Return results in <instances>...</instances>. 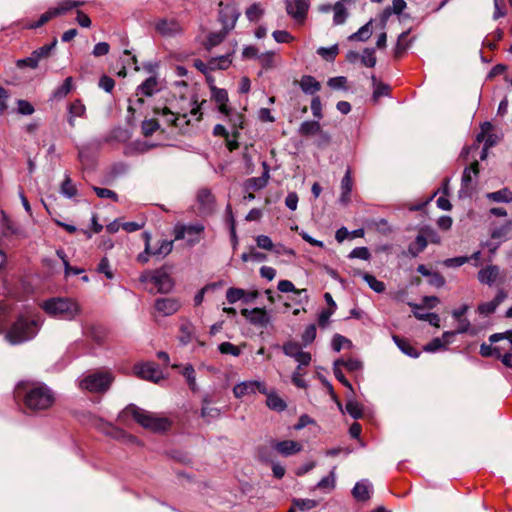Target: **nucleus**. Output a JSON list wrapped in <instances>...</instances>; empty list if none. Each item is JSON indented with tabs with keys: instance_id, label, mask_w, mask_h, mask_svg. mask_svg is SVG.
Masks as SVG:
<instances>
[{
	"instance_id": "obj_4",
	"label": "nucleus",
	"mask_w": 512,
	"mask_h": 512,
	"mask_svg": "<svg viewBox=\"0 0 512 512\" xmlns=\"http://www.w3.org/2000/svg\"><path fill=\"white\" fill-rule=\"evenodd\" d=\"M131 415L137 423L154 432L165 431L170 426V421L164 417H158L153 413L143 410L134 404L128 405L120 414V417Z\"/></svg>"
},
{
	"instance_id": "obj_60",
	"label": "nucleus",
	"mask_w": 512,
	"mask_h": 512,
	"mask_svg": "<svg viewBox=\"0 0 512 512\" xmlns=\"http://www.w3.org/2000/svg\"><path fill=\"white\" fill-rule=\"evenodd\" d=\"M231 64V60L229 56H221L219 58H214L209 61V68L210 69H227L229 65Z\"/></svg>"
},
{
	"instance_id": "obj_40",
	"label": "nucleus",
	"mask_w": 512,
	"mask_h": 512,
	"mask_svg": "<svg viewBox=\"0 0 512 512\" xmlns=\"http://www.w3.org/2000/svg\"><path fill=\"white\" fill-rule=\"evenodd\" d=\"M487 198L494 202L510 203L512 202V192L508 188L491 192L487 194Z\"/></svg>"
},
{
	"instance_id": "obj_41",
	"label": "nucleus",
	"mask_w": 512,
	"mask_h": 512,
	"mask_svg": "<svg viewBox=\"0 0 512 512\" xmlns=\"http://www.w3.org/2000/svg\"><path fill=\"white\" fill-rule=\"evenodd\" d=\"M333 12H334V15H333L334 25L344 24L349 16L348 8L341 6L340 3H335L333 5Z\"/></svg>"
},
{
	"instance_id": "obj_42",
	"label": "nucleus",
	"mask_w": 512,
	"mask_h": 512,
	"mask_svg": "<svg viewBox=\"0 0 512 512\" xmlns=\"http://www.w3.org/2000/svg\"><path fill=\"white\" fill-rule=\"evenodd\" d=\"M346 411L354 419L363 417V406L354 398H348L346 402Z\"/></svg>"
},
{
	"instance_id": "obj_36",
	"label": "nucleus",
	"mask_w": 512,
	"mask_h": 512,
	"mask_svg": "<svg viewBox=\"0 0 512 512\" xmlns=\"http://www.w3.org/2000/svg\"><path fill=\"white\" fill-rule=\"evenodd\" d=\"M228 122L232 125V127L234 128V132H233V135L235 138L238 137V130L242 128V125H243V115L236 112V111H233L230 107H229V113L228 114H223Z\"/></svg>"
},
{
	"instance_id": "obj_43",
	"label": "nucleus",
	"mask_w": 512,
	"mask_h": 512,
	"mask_svg": "<svg viewBox=\"0 0 512 512\" xmlns=\"http://www.w3.org/2000/svg\"><path fill=\"white\" fill-rule=\"evenodd\" d=\"M512 230V222L508 221L504 225L500 227H496L491 232V237L493 239L500 240V242L508 239V235Z\"/></svg>"
},
{
	"instance_id": "obj_30",
	"label": "nucleus",
	"mask_w": 512,
	"mask_h": 512,
	"mask_svg": "<svg viewBox=\"0 0 512 512\" xmlns=\"http://www.w3.org/2000/svg\"><path fill=\"white\" fill-rule=\"evenodd\" d=\"M392 339L396 346L401 350L405 355L418 358L420 356V352L417 351L407 340L400 338L397 335H393Z\"/></svg>"
},
{
	"instance_id": "obj_16",
	"label": "nucleus",
	"mask_w": 512,
	"mask_h": 512,
	"mask_svg": "<svg viewBox=\"0 0 512 512\" xmlns=\"http://www.w3.org/2000/svg\"><path fill=\"white\" fill-rule=\"evenodd\" d=\"M197 202L201 214L212 213L215 204V198L212 192L207 188H202L197 193Z\"/></svg>"
},
{
	"instance_id": "obj_32",
	"label": "nucleus",
	"mask_w": 512,
	"mask_h": 512,
	"mask_svg": "<svg viewBox=\"0 0 512 512\" xmlns=\"http://www.w3.org/2000/svg\"><path fill=\"white\" fill-rule=\"evenodd\" d=\"M265 395L267 397L266 404L271 410H274L277 412H282L286 409V407H287L286 402L280 396H278L276 393L269 392L267 390V394H265Z\"/></svg>"
},
{
	"instance_id": "obj_33",
	"label": "nucleus",
	"mask_w": 512,
	"mask_h": 512,
	"mask_svg": "<svg viewBox=\"0 0 512 512\" xmlns=\"http://www.w3.org/2000/svg\"><path fill=\"white\" fill-rule=\"evenodd\" d=\"M335 467L330 471L329 475L323 477L314 487V489H320L324 491H332L336 485V474Z\"/></svg>"
},
{
	"instance_id": "obj_17",
	"label": "nucleus",
	"mask_w": 512,
	"mask_h": 512,
	"mask_svg": "<svg viewBox=\"0 0 512 512\" xmlns=\"http://www.w3.org/2000/svg\"><path fill=\"white\" fill-rule=\"evenodd\" d=\"M211 99L218 105V110L221 114L229 113L228 106V93L225 89L218 88L215 84H210Z\"/></svg>"
},
{
	"instance_id": "obj_13",
	"label": "nucleus",
	"mask_w": 512,
	"mask_h": 512,
	"mask_svg": "<svg viewBox=\"0 0 512 512\" xmlns=\"http://www.w3.org/2000/svg\"><path fill=\"white\" fill-rule=\"evenodd\" d=\"M182 306L178 298L162 297L155 300V311L161 316H171L175 314Z\"/></svg>"
},
{
	"instance_id": "obj_63",
	"label": "nucleus",
	"mask_w": 512,
	"mask_h": 512,
	"mask_svg": "<svg viewBox=\"0 0 512 512\" xmlns=\"http://www.w3.org/2000/svg\"><path fill=\"white\" fill-rule=\"evenodd\" d=\"M218 349L222 354H230L235 357H238L241 354L240 348L230 342L221 343L218 346Z\"/></svg>"
},
{
	"instance_id": "obj_23",
	"label": "nucleus",
	"mask_w": 512,
	"mask_h": 512,
	"mask_svg": "<svg viewBox=\"0 0 512 512\" xmlns=\"http://www.w3.org/2000/svg\"><path fill=\"white\" fill-rule=\"evenodd\" d=\"M492 130V124L488 121L481 125V132L477 134L476 141L481 143L484 141L485 149H489L497 142V137L493 134H488Z\"/></svg>"
},
{
	"instance_id": "obj_22",
	"label": "nucleus",
	"mask_w": 512,
	"mask_h": 512,
	"mask_svg": "<svg viewBox=\"0 0 512 512\" xmlns=\"http://www.w3.org/2000/svg\"><path fill=\"white\" fill-rule=\"evenodd\" d=\"M0 234L5 237L16 236L18 238H23L26 236L24 230L19 225L6 217L3 218L0 224Z\"/></svg>"
},
{
	"instance_id": "obj_45",
	"label": "nucleus",
	"mask_w": 512,
	"mask_h": 512,
	"mask_svg": "<svg viewBox=\"0 0 512 512\" xmlns=\"http://www.w3.org/2000/svg\"><path fill=\"white\" fill-rule=\"evenodd\" d=\"M362 278L374 292L382 293L385 291L386 286L384 282L378 280L375 276L363 273Z\"/></svg>"
},
{
	"instance_id": "obj_12",
	"label": "nucleus",
	"mask_w": 512,
	"mask_h": 512,
	"mask_svg": "<svg viewBox=\"0 0 512 512\" xmlns=\"http://www.w3.org/2000/svg\"><path fill=\"white\" fill-rule=\"evenodd\" d=\"M135 374L144 380L158 383L162 378V372L155 363L147 362L134 366Z\"/></svg>"
},
{
	"instance_id": "obj_58",
	"label": "nucleus",
	"mask_w": 512,
	"mask_h": 512,
	"mask_svg": "<svg viewBox=\"0 0 512 512\" xmlns=\"http://www.w3.org/2000/svg\"><path fill=\"white\" fill-rule=\"evenodd\" d=\"M57 17L53 8H50L48 9V11H46L45 13H43L39 20L37 22H33L29 25H27L26 27L29 28V29H36V28H39L41 27L42 25H44L45 23H47L49 20L53 19Z\"/></svg>"
},
{
	"instance_id": "obj_55",
	"label": "nucleus",
	"mask_w": 512,
	"mask_h": 512,
	"mask_svg": "<svg viewBox=\"0 0 512 512\" xmlns=\"http://www.w3.org/2000/svg\"><path fill=\"white\" fill-rule=\"evenodd\" d=\"M336 364H340L344 366L348 371L356 372L362 369L363 364L359 359L350 358L348 360L338 359L336 360Z\"/></svg>"
},
{
	"instance_id": "obj_18",
	"label": "nucleus",
	"mask_w": 512,
	"mask_h": 512,
	"mask_svg": "<svg viewBox=\"0 0 512 512\" xmlns=\"http://www.w3.org/2000/svg\"><path fill=\"white\" fill-rule=\"evenodd\" d=\"M341 195L339 197V202L346 206L351 201V192L353 188V180L351 176V170L347 169L342 180H341Z\"/></svg>"
},
{
	"instance_id": "obj_29",
	"label": "nucleus",
	"mask_w": 512,
	"mask_h": 512,
	"mask_svg": "<svg viewBox=\"0 0 512 512\" xmlns=\"http://www.w3.org/2000/svg\"><path fill=\"white\" fill-rule=\"evenodd\" d=\"M84 1L80 0H60L55 7H52L56 16L63 15L68 11L84 5Z\"/></svg>"
},
{
	"instance_id": "obj_1",
	"label": "nucleus",
	"mask_w": 512,
	"mask_h": 512,
	"mask_svg": "<svg viewBox=\"0 0 512 512\" xmlns=\"http://www.w3.org/2000/svg\"><path fill=\"white\" fill-rule=\"evenodd\" d=\"M41 326L42 322L39 317L19 315L7 330H4V339L10 345L24 344L37 336Z\"/></svg>"
},
{
	"instance_id": "obj_3",
	"label": "nucleus",
	"mask_w": 512,
	"mask_h": 512,
	"mask_svg": "<svg viewBox=\"0 0 512 512\" xmlns=\"http://www.w3.org/2000/svg\"><path fill=\"white\" fill-rule=\"evenodd\" d=\"M41 307L49 316L66 321L74 320L81 312L75 300L63 297L50 298Z\"/></svg>"
},
{
	"instance_id": "obj_37",
	"label": "nucleus",
	"mask_w": 512,
	"mask_h": 512,
	"mask_svg": "<svg viewBox=\"0 0 512 512\" xmlns=\"http://www.w3.org/2000/svg\"><path fill=\"white\" fill-rule=\"evenodd\" d=\"M298 132L302 136H310L321 132V126L319 120L316 121H304L301 123Z\"/></svg>"
},
{
	"instance_id": "obj_8",
	"label": "nucleus",
	"mask_w": 512,
	"mask_h": 512,
	"mask_svg": "<svg viewBox=\"0 0 512 512\" xmlns=\"http://www.w3.org/2000/svg\"><path fill=\"white\" fill-rule=\"evenodd\" d=\"M140 281L153 283L159 293H169L174 287L172 278L163 269L143 273L140 276Z\"/></svg>"
},
{
	"instance_id": "obj_26",
	"label": "nucleus",
	"mask_w": 512,
	"mask_h": 512,
	"mask_svg": "<svg viewBox=\"0 0 512 512\" xmlns=\"http://www.w3.org/2000/svg\"><path fill=\"white\" fill-rule=\"evenodd\" d=\"M86 114V107L81 100L76 99L68 106V123L75 126L76 118H83Z\"/></svg>"
},
{
	"instance_id": "obj_44",
	"label": "nucleus",
	"mask_w": 512,
	"mask_h": 512,
	"mask_svg": "<svg viewBox=\"0 0 512 512\" xmlns=\"http://www.w3.org/2000/svg\"><path fill=\"white\" fill-rule=\"evenodd\" d=\"M427 240L423 235H418L413 243L408 246V252L412 257H416L427 247Z\"/></svg>"
},
{
	"instance_id": "obj_2",
	"label": "nucleus",
	"mask_w": 512,
	"mask_h": 512,
	"mask_svg": "<svg viewBox=\"0 0 512 512\" xmlns=\"http://www.w3.org/2000/svg\"><path fill=\"white\" fill-rule=\"evenodd\" d=\"M15 396L17 398L23 397L26 408L34 412L46 410L54 402L53 392L43 384L29 387L25 391H23L21 385H18L15 390Z\"/></svg>"
},
{
	"instance_id": "obj_31",
	"label": "nucleus",
	"mask_w": 512,
	"mask_h": 512,
	"mask_svg": "<svg viewBox=\"0 0 512 512\" xmlns=\"http://www.w3.org/2000/svg\"><path fill=\"white\" fill-rule=\"evenodd\" d=\"M373 19H370L366 24L360 27L355 33H352L348 39L350 41H367L372 35Z\"/></svg>"
},
{
	"instance_id": "obj_21",
	"label": "nucleus",
	"mask_w": 512,
	"mask_h": 512,
	"mask_svg": "<svg viewBox=\"0 0 512 512\" xmlns=\"http://www.w3.org/2000/svg\"><path fill=\"white\" fill-rule=\"evenodd\" d=\"M158 77L152 75L137 87V95L150 97L159 91Z\"/></svg>"
},
{
	"instance_id": "obj_27",
	"label": "nucleus",
	"mask_w": 512,
	"mask_h": 512,
	"mask_svg": "<svg viewBox=\"0 0 512 512\" xmlns=\"http://www.w3.org/2000/svg\"><path fill=\"white\" fill-rule=\"evenodd\" d=\"M303 93L307 95H315L321 89V84L311 75H304L299 82Z\"/></svg>"
},
{
	"instance_id": "obj_52",
	"label": "nucleus",
	"mask_w": 512,
	"mask_h": 512,
	"mask_svg": "<svg viewBox=\"0 0 512 512\" xmlns=\"http://www.w3.org/2000/svg\"><path fill=\"white\" fill-rule=\"evenodd\" d=\"M263 14H264V10L261 8L260 4H258V3L252 4L245 11V15L250 22L258 21Z\"/></svg>"
},
{
	"instance_id": "obj_28",
	"label": "nucleus",
	"mask_w": 512,
	"mask_h": 512,
	"mask_svg": "<svg viewBox=\"0 0 512 512\" xmlns=\"http://www.w3.org/2000/svg\"><path fill=\"white\" fill-rule=\"evenodd\" d=\"M274 448L283 456H290L301 451L302 446L293 440H284L277 442Z\"/></svg>"
},
{
	"instance_id": "obj_47",
	"label": "nucleus",
	"mask_w": 512,
	"mask_h": 512,
	"mask_svg": "<svg viewBox=\"0 0 512 512\" xmlns=\"http://www.w3.org/2000/svg\"><path fill=\"white\" fill-rule=\"evenodd\" d=\"M60 193L68 199L74 197L77 194V188L72 183V180L68 175L65 176V179L61 184Z\"/></svg>"
},
{
	"instance_id": "obj_54",
	"label": "nucleus",
	"mask_w": 512,
	"mask_h": 512,
	"mask_svg": "<svg viewBox=\"0 0 512 512\" xmlns=\"http://www.w3.org/2000/svg\"><path fill=\"white\" fill-rule=\"evenodd\" d=\"M246 296V291L241 288L231 287L226 291V299L230 304H234Z\"/></svg>"
},
{
	"instance_id": "obj_46",
	"label": "nucleus",
	"mask_w": 512,
	"mask_h": 512,
	"mask_svg": "<svg viewBox=\"0 0 512 512\" xmlns=\"http://www.w3.org/2000/svg\"><path fill=\"white\" fill-rule=\"evenodd\" d=\"M181 374L186 379V382H187L189 388L192 391H196L197 390V384H196V375H195L194 367L191 364L185 365L183 367V369L181 370Z\"/></svg>"
},
{
	"instance_id": "obj_5",
	"label": "nucleus",
	"mask_w": 512,
	"mask_h": 512,
	"mask_svg": "<svg viewBox=\"0 0 512 512\" xmlns=\"http://www.w3.org/2000/svg\"><path fill=\"white\" fill-rule=\"evenodd\" d=\"M113 376L109 372L96 371L78 378V387L88 392H105L110 387Z\"/></svg>"
},
{
	"instance_id": "obj_51",
	"label": "nucleus",
	"mask_w": 512,
	"mask_h": 512,
	"mask_svg": "<svg viewBox=\"0 0 512 512\" xmlns=\"http://www.w3.org/2000/svg\"><path fill=\"white\" fill-rule=\"evenodd\" d=\"M173 250V241L162 240L157 249H154L152 252L153 256L158 258H164L168 254H170Z\"/></svg>"
},
{
	"instance_id": "obj_15",
	"label": "nucleus",
	"mask_w": 512,
	"mask_h": 512,
	"mask_svg": "<svg viewBox=\"0 0 512 512\" xmlns=\"http://www.w3.org/2000/svg\"><path fill=\"white\" fill-rule=\"evenodd\" d=\"M155 29L163 37H175L182 33V27L173 19L158 20L155 24Z\"/></svg>"
},
{
	"instance_id": "obj_10",
	"label": "nucleus",
	"mask_w": 512,
	"mask_h": 512,
	"mask_svg": "<svg viewBox=\"0 0 512 512\" xmlns=\"http://www.w3.org/2000/svg\"><path fill=\"white\" fill-rule=\"evenodd\" d=\"M256 392L267 394V386L265 382L258 380H248L236 384L233 388L235 398H242L246 395H252Z\"/></svg>"
},
{
	"instance_id": "obj_24",
	"label": "nucleus",
	"mask_w": 512,
	"mask_h": 512,
	"mask_svg": "<svg viewBox=\"0 0 512 512\" xmlns=\"http://www.w3.org/2000/svg\"><path fill=\"white\" fill-rule=\"evenodd\" d=\"M372 485L366 480L358 481L352 489V495L357 501H366L370 498Z\"/></svg>"
},
{
	"instance_id": "obj_50",
	"label": "nucleus",
	"mask_w": 512,
	"mask_h": 512,
	"mask_svg": "<svg viewBox=\"0 0 512 512\" xmlns=\"http://www.w3.org/2000/svg\"><path fill=\"white\" fill-rule=\"evenodd\" d=\"M361 63L366 67H374L376 65V56L374 48H365L360 55Z\"/></svg>"
},
{
	"instance_id": "obj_7",
	"label": "nucleus",
	"mask_w": 512,
	"mask_h": 512,
	"mask_svg": "<svg viewBox=\"0 0 512 512\" xmlns=\"http://www.w3.org/2000/svg\"><path fill=\"white\" fill-rule=\"evenodd\" d=\"M204 230L205 226L201 222L177 223L173 228V233L175 240L186 239L189 246H195L201 241Z\"/></svg>"
},
{
	"instance_id": "obj_20",
	"label": "nucleus",
	"mask_w": 512,
	"mask_h": 512,
	"mask_svg": "<svg viewBox=\"0 0 512 512\" xmlns=\"http://www.w3.org/2000/svg\"><path fill=\"white\" fill-rule=\"evenodd\" d=\"M500 274V269L497 265H487L478 272V280L482 284L493 285Z\"/></svg>"
},
{
	"instance_id": "obj_62",
	"label": "nucleus",
	"mask_w": 512,
	"mask_h": 512,
	"mask_svg": "<svg viewBox=\"0 0 512 512\" xmlns=\"http://www.w3.org/2000/svg\"><path fill=\"white\" fill-rule=\"evenodd\" d=\"M351 341L349 339H347L346 337L340 335V334H335L332 338V342H331V346H332V349L335 351V352H339L345 345H347L348 347L351 346Z\"/></svg>"
},
{
	"instance_id": "obj_38",
	"label": "nucleus",
	"mask_w": 512,
	"mask_h": 512,
	"mask_svg": "<svg viewBox=\"0 0 512 512\" xmlns=\"http://www.w3.org/2000/svg\"><path fill=\"white\" fill-rule=\"evenodd\" d=\"M57 45V39L55 38L51 43L43 45L35 49L32 54L40 62L50 57L52 51Z\"/></svg>"
},
{
	"instance_id": "obj_57",
	"label": "nucleus",
	"mask_w": 512,
	"mask_h": 512,
	"mask_svg": "<svg viewBox=\"0 0 512 512\" xmlns=\"http://www.w3.org/2000/svg\"><path fill=\"white\" fill-rule=\"evenodd\" d=\"M221 414V410L216 407L202 406L200 416L207 422L217 419Z\"/></svg>"
},
{
	"instance_id": "obj_34",
	"label": "nucleus",
	"mask_w": 512,
	"mask_h": 512,
	"mask_svg": "<svg viewBox=\"0 0 512 512\" xmlns=\"http://www.w3.org/2000/svg\"><path fill=\"white\" fill-rule=\"evenodd\" d=\"M478 166H479V163L477 161H475L471 164L470 167H466L464 169L463 175H462V187L460 190V194L463 191H465L466 189H468V187L472 181V176L478 174Z\"/></svg>"
},
{
	"instance_id": "obj_39",
	"label": "nucleus",
	"mask_w": 512,
	"mask_h": 512,
	"mask_svg": "<svg viewBox=\"0 0 512 512\" xmlns=\"http://www.w3.org/2000/svg\"><path fill=\"white\" fill-rule=\"evenodd\" d=\"M372 87H373V95L372 98L374 101H377L382 96H387L389 94V86L385 83L378 82L375 75L371 76Z\"/></svg>"
},
{
	"instance_id": "obj_11",
	"label": "nucleus",
	"mask_w": 512,
	"mask_h": 512,
	"mask_svg": "<svg viewBox=\"0 0 512 512\" xmlns=\"http://www.w3.org/2000/svg\"><path fill=\"white\" fill-rule=\"evenodd\" d=\"M287 14L296 22H303L310 8L309 0H284Z\"/></svg>"
},
{
	"instance_id": "obj_53",
	"label": "nucleus",
	"mask_w": 512,
	"mask_h": 512,
	"mask_svg": "<svg viewBox=\"0 0 512 512\" xmlns=\"http://www.w3.org/2000/svg\"><path fill=\"white\" fill-rule=\"evenodd\" d=\"M193 336V327L191 324H183L180 327V335L178 337L181 345L186 346L192 340Z\"/></svg>"
},
{
	"instance_id": "obj_59",
	"label": "nucleus",
	"mask_w": 512,
	"mask_h": 512,
	"mask_svg": "<svg viewBox=\"0 0 512 512\" xmlns=\"http://www.w3.org/2000/svg\"><path fill=\"white\" fill-rule=\"evenodd\" d=\"M144 238H145V249L142 253H140L137 257V260L141 263H147L149 261V257L150 256H153L152 255V252L153 250H151L150 248V239H151V236L148 232H145L143 234Z\"/></svg>"
},
{
	"instance_id": "obj_35",
	"label": "nucleus",
	"mask_w": 512,
	"mask_h": 512,
	"mask_svg": "<svg viewBox=\"0 0 512 512\" xmlns=\"http://www.w3.org/2000/svg\"><path fill=\"white\" fill-rule=\"evenodd\" d=\"M72 83H73V78L67 77L63 81V83L53 91L52 98L55 100H60V99H63L64 97H66L71 92V90L73 88Z\"/></svg>"
},
{
	"instance_id": "obj_14",
	"label": "nucleus",
	"mask_w": 512,
	"mask_h": 512,
	"mask_svg": "<svg viewBox=\"0 0 512 512\" xmlns=\"http://www.w3.org/2000/svg\"><path fill=\"white\" fill-rule=\"evenodd\" d=\"M241 314L252 325L261 328H266L271 321L270 315L264 308H253L251 310L245 308L241 310Z\"/></svg>"
},
{
	"instance_id": "obj_9",
	"label": "nucleus",
	"mask_w": 512,
	"mask_h": 512,
	"mask_svg": "<svg viewBox=\"0 0 512 512\" xmlns=\"http://www.w3.org/2000/svg\"><path fill=\"white\" fill-rule=\"evenodd\" d=\"M239 17L240 12L235 4H224L222 1L219 2L218 20L226 32H230L234 29Z\"/></svg>"
},
{
	"instance_id": "obj_61",
	"label": "nucleus",
	"mask_w": 512,
	"mask_h": 512,
	"mask_svg": "<svg viewBox=\"0 0 512 512\" xmlns=\"http://www.w3.org/2000/svg\"><path fill=\"white\" fill-rule=\"evenodd\" d=\"M318 505V501L314 499H294L293 506L297 507L301 511H307L315 508Z\"/></svg>"
},
{
	"instance_id": "obj_56",
	"label": "nucleus",
	"mask_w": 512,
	"mask_h": 512,
	"mask_svg": "<svg viewBox=\"0 0 512 512\" xmlns=\"http://www.w3.org/2000/svg\"><path fill=\"white\" fill-rule=\"evenodd\" d=\"M282 350L286 356L291 358H296V356L302 351L300 344L293 341L284 343Z\"/></svg>"
},
{
	"instance_id": "obj_49",
	"label": "nucleus",
	"mask_w": 512,
	"mask_h": 512,
	"mask_svg": "<svg viewBox=\"0 0 512 512\" xmlns=\"http://www.w3.org/2000/svg\"><path fill=\"white\" fill-rule=\"evenodd\" d=\"M338 53L339 47L337 44H334L330 47H319L317 49V54L320 55L326 61H334Z\"/></svg>"
},
{
	"instance_id": "obj_19",
	"label": "nucleus",
	"mask_w": 512,
	"mask_h": 512,
	"mask_svg": "<svg viewBox=\"0 0 512 512\" xmlns=\"http://www.w3.org/2000/svg\"><path fill=\"white\" fill-rule=\"evenodd\" d=\"M262 166L264 168L262 176L252 177V178L247 179L245 182L246 189H251V190L257 191V190H261L264 187H266L268 180L270 178L269 166L266 162H263Z\"/></svg>"
},
{
	"instance_id": "obj_48",
	"label": "nucleus",
	"mask_w": 512,
	"mask_h": 512,
	"mask_svg": "<svg viewBox=\"0 0 512 512\" xmlns=\"http://www.w3.org/2000/svg\"><path fill=\"white\" fill-rule=\"evenodd\" d=\"M278 290L282 293H289V292H295L296 294H298L299 296H304L305 298H307V290L305 289H301V290H297L294 286V284L289 281V280H281L278 282Z\"/></svg>"
},
{
	"instance_id": "obj_64",
	"label": "nucleus",
	"mask_w": 512,
	"mask_h": 512,
	"mask_svg": "<svg viewBox=\"0 0 512 512\" xmlns=\"http://www.w3.org/2000/svg\"><path fill=\"white\" fill-rule=\"evenodd\" d=\"M39 61L33 56L31 53L30 56L22 59H18L16 61V66L20 69L29 67L31 69H36L39 66Z\"/></svg>"
},
{
	"instance_id": "obj_6",
	"label": "nucleus",
	"mask_w": 512,
	"mask_h": 512,
	"mask_svg": "<svg viewBox=\"0 0 512 512\" xmlns=\"http://www.w3.org/2000/svg\"><path fill=\"white\" fill-rule=\"evenodd\" d=\"M190 105V111L189 113L183 112H173L169 108L164 107L161 110H158L157 113L165 118V120L168 123H171L175 126H179L182 123L189 124L191 122L190 116L194 117L196 121H199L201 119V106L198 104V101L196 98L192 99L189 102Z\"/></svg>"
},
{
	"instance_id": "obj_25",
	"label": "nucleus",
	"mask_w": 512,
	"mask_h": 512,
	"mask_svg": "<svg viewBox=\"0 0 512 512\" xmlns=\"http://www.w3.org/2000/svg\"><path fill=\"white\" fill-rule=\"evenodd\" d=\"M255 240H256L257 246L261 249L268 250V251L275 250V252L277 254H280L281 251H283V253H285V254L294 255V251L292 249H286L283 246H279L277 249H275L276 246L273 244L271 238L267 235H258L255 238Z\"/></svg>"
}]
</instances>
